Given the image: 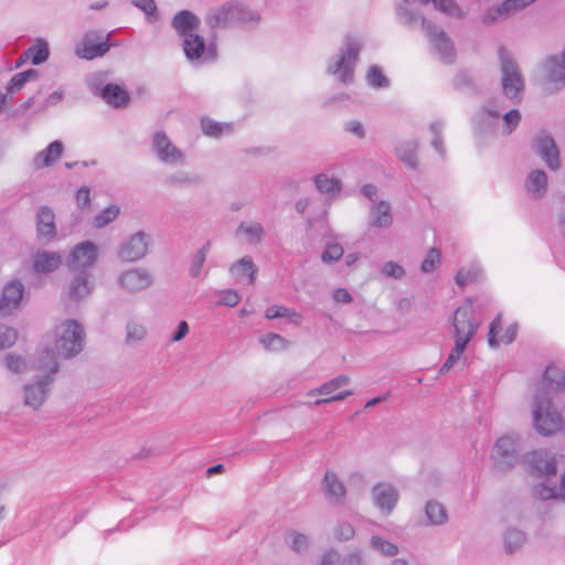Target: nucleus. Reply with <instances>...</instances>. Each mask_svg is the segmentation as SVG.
<instances>
[{
	"mask_svg": "<svg viewBox=\"0 0 565 565\" xmlns=\"http://www.w3.org/2000/svg\"><path fill=\"white\" fill-rule=\"evenodd\" d=\"M290 546L296 552H302L309 547V539L305 534L290 532Z\"/></svg>",
	"mask_w": 565,
	"mask_h": 565,
	"instance_id": "obj_58",
	"label": "nucleus"
},
{
	"mask_svg": "<svg viewBox=\"0 0 565 565\" xmlns=\"http://www.w3.org/2000/svg\"><path fill=\"white\" fill-rule=\"evenodd\" d=\"M473 305L471 300L465 301L454 313L452 326L455 329V340H461L469 343L476 333L479 323L473 317Z\"/></svg>",
	"mask_w": 565,
	"mask_h": 565,
	"instance_id": "obj_11",
	"label": "nucleus"
},
{
	"mask_svg": "<svg viewBox=\"0 0 565 565\" xmlns=\"http://www.w3.org/2000/svg\"><path fill=\"white\" fill-rule=\"evenodd\" d=\"M545 73L548 89L557 90L565 86V50L558 56H552L545 62Z\"/></svg>",
	"mask_w": 565,
	"mask_h": 565,
	"instance_id": "obj_21",
	"label": "nucleus"
},
{
	"mask_svg": "<svg viewBox=\"0 0 565 565\" xmlns=\"http://www.w3.org/2000/svg\"><path fill=\"white\" fill-rule=\"evenodd\" d=\"M500 63L503 93L509 98H516L524 87L523 75L516 63L503 51H500Z\"/></svg>",
	"mask_w": 565,
	"mask_h": 565,
	"instance_id": "obj_10",
	"label": "nucleus"
},
{
	"mask_svg": "<svg viewBox=\"0 0 565 565\" xmlns=\"http://www.w3.org/2000/svg\"><path fill=\"white\" fill-rule=\"evenodd\" d=\"M482 122H491L495 121V129L502 135H510L519 125L521 120L520 111L516 109H512L508 111L502 120H500V113L497 110H492L490 108H486L481 114Z\"/></svg>",
	"mask_w": 565,
	"mask_h": 565,
	"instance_id": "obj_19",
	"label": "nucleus"
},
{
	"mask_svg": "<svg viewBox=\"0 0 565 565\" xmlns=\"http://www.w3.org/2000/svg\"><path fill=\"white\" fill-rule=\"evenodd\" d=\"M199 181L198 177L189 172L180 171L172 174L169 178V183L181 185V184H194Z\"/></svg>",
	"mask_w": 565,
	"mask_h": 565,
	"instance_id": "obj_61",
	"label": "nucleus"
},
{
	"mask_svg": "<svg viewBox=\"0 0 565 565\" xmlns=\"http://www.w3.org/2000/svg\"><path fill=\"white\" fill-rule=\"evenodd\" d=\"M258 341L267 352H278L282 348V338L278 333L268 332L262 335Z\"/></svg>",
	"mask_w": 565,
	"mask_h": 565,
	"instance_id": "obj_49",
	"label": "nucleus"
},
{
	"mask_svg": "<svg viewBox=\"0 0 565 565\" xmlns=\"http://www.w3.org/2000/svg\"><path fill=\"white\" fill-rule=\"evenodd\" d=\"M210 247V242H206L200 249L195 252L190 266V275L192 277H198L200 275L201 269L205 263L206 256L209 254Z\"/></svg>",
	"mask_w": 565,
	"mask_h": 565,
	"instance_id": "obj_48",
	"label": "nucleus"
},
{
	"mask_svg": "<svg viewBox=\"0 0 565 565\" xmlns=\"http://www.w3.org/2000/svg\"><path fill=\"white\" fill-rule=\"evenodd\" d=\"M351 379L345 374H340L317 388L310 390L307 395L316 396L323 395L322 398H318L313 402L315 405L329 404L332 402L343 401L344 398L351 396L353 392L351 390H347L350 385Z\"/></svg>",
	"mask_w": 565,
	"mask_h": 565,
	"instance_id": "obj_8",
	"label": "nucleus"
},
{
	"mask_svg": "<svg viewBox=\"0 0 565 565\" xmlns=\"http://www.w3.org/2000/svg\"><path fill=\"white\" fill-rule=\"evenodd\" d=\"M119 214V207L117 205H109L104 209L98 215L94 218V225L96 227H104L113 222Z\"/></svg>",
	"mask_w": 565,
	"mask_h": 565,
	"instance_id": "obj_51",
	"label": "nucleus"
},
{
	"mask_svg": "<svg viewBox=\"0 0 565 565\" xmlns=\"http://www.w3.org/2000/svg\"><path fill=\"white\" fill-rule=\"evenodd\" d=\"M503 548L508 554L519 551L526 542V534L519 527H507L502 534Z\"/></svg>",
	"mask_w": 565,
	"mask_h": 565,
	"instance_id": "obj_35",
	"label": "nucleus"
},
{
	"mask_svg": "<svg viewBox=\"0 0 565 565\" xmlns=\"http://www.w3.org/2000/svg\"><path fill=\"white\" fill-rule=\"evenodd\" d=\"M32 269L38 274H50L62 265V256L57 252L39 249L31 256Z\"/></svg>",
	"mask_w": 565,
	"mask_h": 565,
	"instance_id": "obj_23",
	"label": "nucleus"
},
{
	"mask_svg": "<svg viewBox=\"0 0 565 565\" xmlns=\"http://www.w3.org/2000/svg\"><path fill=\"white\" fill-rule=\"evenodd\" d=\"M182 47L185 57L192 63L211 61L216 55L214 49L206 47L204 38L198 33L183 38Z\"/></svg>",
	"mask_w": 565,
	"mask_h": 565,
	"instance_id": "obj_15",
	"label": "nucleus"
},
{
	"mask_svg": "<svg viewBox=\"0 0 565 565\" xmlns=\"http://www.w3.org/2000/svg\"><path fill=\"white\" fill-rule=\"evenodd\" d=\"M259 17L237 1H227L211 8L205 15L210 29L228 28L237 22L256 23Z\"/></svg>",
	"mask_w": 565,
	"mask_h": 565,
	"instance_id": "obj_2",
	"label": "nucleus"
},
{
	"mask_svg": "<svg viewBox=\"0 0 565 565\" xmlns=\"http://www.w3.org/2000/svg\"><path fill=\"white\" fill-rule=\"evenodd\" d=\"M102 97L114 107H121L129 100L128 93L116 84H107L102 89Z\"/></svg>",
	"mask_w": 565,
	"mask_h": 565,
	"instance_id": "obj_39",
	"label": "nucleus"
},
{
	"mask_svg": "<svg viewBox=\"0 0 565 565\" xmlns=\"http://www.w3.org/2000/svg\"><path fill=\"white\" fill-rule=\"evenodd\" d=\"M56 234L55 215L49 206H41L36 213V236L40 241L50 242Z\"/></svg>",
	"mask_w": 565,
	"mask_h": 565,
	"instance_id": "obj_27",
	"label": "nucleus"
},
{
	"mask_svg": "<svg viewBox=\"0 0 565 565\" xmlns=\"http://www.w3.org/2000/svg\"><path fill=\"white\" fill-rule=\"evenodd\" d=\"M51 347H44L36 352L33 356L30 367L41 374L38 376H51L52 383L55 382V376L60 371V363L57 361V353Z\"/></svg>",
	"mask_w": 565,
	"mask_h": 565,
	"instance_id": "obj_17",
	"label": "nucleus"
},
{
	"mask_svg": "<svg viewBox=\"0 0 565 565\" xmlns=\"http://www.w3.org/2000/svg\"><path fill=\"white\" fill-rule=\"evenodd\" d=\"M516 11L509 0H504L502 3L489 8L482 15V21L487 24H492L498 21L504 20L511 15H514Z\"/></svg>",
	"mask_w": 565,
	"mask_h": 565,
	"instance_id": "obj_38",
	"label": "nucleus"
},
{
	"mask_svg": "<svg viewBox=\"0 0 565 565\" xmlns=\"http://www.w3.org/2000/svg\"><path fill=\"white\" fill-rule=\"evenodd\" d=\"M3 363L6 367L14 374H22L29 369L26 359L17 353H8L3 359Z\"/></svg>",
	"mask_w": 565,
	"mask_h": 565,
	"instance_id": "obj_45",
	"label": "nucleus"
},
{
	"mask_svg": "<svg viewBox=\"0 0 565 565\" xmlns=\"http://www.w3.org/2000/svg\"><path fill=\"white\" fill-rule=\"evenodd\" d=\"M62 152L63 143L60 140H55L35 154L32 160V166L35 170L50 167L60 159Z\"/></svg>",
	"mask_w": 565,
	"mask_h": 565,
	"instance_id": "obj_32",
	"label": "nucleus"
},
{
	"mask_svg": "<svg viewBox=\"0 0 565 565\" xmlns=\"http://www.w3.org/2000/svg\"><path fill=\"white\" fill-rule=\"evenodd\" d=\"M38 76V71L31 68L21 73L15 74L10 82L8 83L6 89L9 96L20 92L24 85L31 78H35Z\"/></svg>",
	"mask_w": 565,
	"mask_h": 565,
	"instance_id": "obj_42",
	"label": "nucleus"
},
{
	"mask_svg": "<svg viewBox=\"0 0 565 565\" xmlns=\"http://www.w3.org/2000/svg\"><path fill=\"white\" fill-rule=\"evenodd\" d=\"M24 285L20 280H12L8 282L0 298V312L2 315H10L15 310L23 297Z\"/></svg>",
	"mask_w": 565,
	"mask_h": 565,
	"instance_id": "obj_24",
	"label": "nucleus"
},
{
	"mask_svg": "<svg viewBox=\"0 0 565 565\" xmlns=\"http://www.w3.org/2000/svg\"><path fill=\"white\" fill-rule=\"evenodd\" d=\"M334 537L339 541H349L353 539L355 531L351 523L349 522H339L334 527Z\"/></svg>",
	"mask_w": 565,
	"mask_h": 565,
	"instance_id": "obj_56",
	"label": "nucleus"
},
{
	"mask_svg": "<svg viewBox=\"0 0 565 565\" xmlns=\"http://www.w3.org/2000/svg\"><path fill=\"white\" fill-rule=\"evenodd\" d=\"M131 3L146 13L150 21L157 19V4L154 0H131Z\"/></svg>",
	"mask_w": 565,
	"mask_h": 565,
	"instance_id": "obj_57",
	"label": "nucleus"
},
{
	"mask_svg": "<svg viewBox=\"0 0 565 565\" xmlns=\"http://www.w3.org/2000/svg\"><path fill=\"white\" fill-rule=\"evenodd\" d=\"M533 495L541 500H565V472L562 476L559 486L550 487L546 483H539L533 488Z\"/></svg>",
	"mask_w": 565,
	"mask_h": 565,
	"instance_id": "obj_37",
	"label": "nucleus"
},
{
	"mask_svg": "<svg viewBox=\"0 0 565 565\" xmlns=\"http://www.w3.org/2000/svg\"><path fill=\"white\" fill-rule=\"evenodd\" d=\"M85 331L74 319H66L55 328L54 350L58 358L72 359L84 349Z\"/></svg>",
	"mask_w": 565,
	"mask_h": 565,
	"instance_id": "obj_3",
	"label": "nucleus"
},
{
	"mask_svg": "<svg viewBox=\"0 0 565 565\" xmlns=\"http://www.w3.org/2000/svg\"><path fill=\"white\" fill-rule=\"evenodd\" d=\"M481 274V269L479 265L472 264L471 266L467 268H461L458 270V273L455 276V280L458 286L463 287L475 280L478 279V277Z\"/></svg>",
	"mask_w": 565,
	"mask_h": 565,
	"instance_id": "obj_46",
	"label": "nucleus"
},
{
	"mask_svg": "<svg viewBox=\"0 0 565 565\" xmlns=\"http://www.w3.org/2000/svg\"><path fill=\"white\" fill-rule=\"evenodd\" d=\"M548 186L547 174L540 169L531 170L524 180V190L532 199H540L545 195Z\"/></svg>",
	"mask_w": 565,
	"mask_h": 565,
	"instance_id": "obj_29",
	"label": "nucleus"
},
{
	"mask_svg": "<svg viewBox=\"0 0 565 565\" xmlns=\"http://www.w3.org/2000/svg\"><path fill=\"white\" fill-rule=\"evenodd\" d=\"M53 385L51 376H35L25 382L20 393L22 405L32 412H40L47 402Z\"/></svg>",
	"mask_w": 565,
	"mask_h": 565,
	"instance_id": "obj_6",
	"label": "nucleus"
},
{
	"mask_svg": "<svg viewBox=\"0 0 565 565\" xmlns=\"http://www.w3.org/2000/svg\"><path fill=\"white\" fill-rule=\"evenodd\" d=\"M241 301V296L238 292L234 289H226L221 291V298L218 300V305L221 306H227V307H235Z\"/></svg>",
	"mask_w": 565,
	"mask_h": 565,
	"instance_id": "obj_62",
	"label": "nucleus"
},
{
	"mask_svg": "<svg viewBox=\"0 0 565 565\" xmlns=\"http://www.w3.org/2000/svg\"><path fill=\"white\" fill-rule=\"evenodd\" d=\"M444 128V125L440 121H435L430 125L429 129L434 136L433 138V147L440 153V156L445 154V149L443 142L440 140V134Z\"/></svg>",
	"mask_w": 565,
	"mask_h": 565,
	"instance_id": "obj_59",
	"label": "nucleus"
},
{
	"mask_svg": "<svg viewBox=\"0 0 565 565\" xmlns=\"http://www.w3.org/2000/svg\"><path fill=\"white\" fill-rule=\"evenodd\" d=\"M98 258V247L92 241H84L73 247L70 253L67 266L72 273L87 271Z\"/></svg>",
	"mask_w": 565,
	"mask_h": 565,
	"instance_id": "obj_14",
	"label": "nucleus"
},
{
	"mask_svg": "<svg viewBox=\"0 0 565 565\" xmlns=\"http://www.w3.org/2000/svg\"><path fill=\"white\" fill-rule=\"evenodd\" d=\"M110 45L105 41H100V36L94 32L87 33L82 42L76 46L75 53L78 57L93 60L103 56L109 50Z\"/></svg>",
	"mask_w": 565,
	"mask_h": 565,
	"instance_id": "obj_20",
	"label": "nucleus"
},
{
	"mask_svg": "<svg viewBox=\"0 0 565 565\" xmlns=\"http://www.w3.org/2000/svg\"><path fill=\"white\" fill-rule=\"evenodd\" d=\"M501 330V317L498 316L490 324L488 334V342L491 348H498L500 344L511 343L518 332V326L515 323L510 324L503 333L500 334Z\"/></svg>",
	"mask_w": 565,
	"mask_h": 565,
	"instance_id": "obj_30",
	"label": "nucleus"
},
{
	"mask_svg": "<svg viewBox=\"0 0 565 565\" xmlns=\"http://www.w3.org/2000/svg\"><path fill=\"white\" fill-rule=\"evenodd\" d=\"M151 146L156 157L162 163L168 166H181L184 163V153L170 140L166 132H154Z\"/></svg>",
	"mask_w": 565,
	"mask_h": 565,
	"instance_id": "obj_13",
	"label": "nucleus"
},
{
	"mask_svg": "<svg viewBox=\"0 0 565 565\" xmlns=\"http://www.w3.org/2000/svg\"><path fill=\"white\" fill-rule=\"evenodd\" d=\"M200 24V18L189 10L179 11L171 21L172 28L182 39L194 34Z\"/></svg>",
	"mask_w": 565,
	"mask_h": 565,
	"instance_id": "obj_28",
	"label": "nucleus"
},
{
	"mask_svg": "<svg viewBox=\"0 0 565 565\" xmlns=\"http://www.w3.org/2000/svg\"><path fill=\"white\" fill-rule=\"evenodd\" d=\"M439 262H440L439 250L436 248H430L420 265V270L423 273H430L437 267Z\"/></svg>",
	"mask_w": 565,
	"mask_h": 565,
	"instance_id": "obj_55",
	"label": "nucleus"
},
{
	"mask_svg": "<svg viewBox=\"0 0 565 565\" xmlns=\"http://www.w3.org/2000/svg\"><path fill=\"white\" fill-rule=\"evenodd\" d=\"M76 273L68 284L67 297L73 301H81L90 295L94 289V282L90 274L87 271Z\"/></svg>",
	"mask_w": 565,
	"mask_h": 565,
	"instance_id": "obj_26",
	"label": "nucleus"
},
{
	"mask_svg": "<svg viewBox=\"0 0 565 565\" xmlns=\"http://www.w3.org/2000/svg\"><path fill=\"white\" fill-rule=\"evenodd\" d=\"M150 244V235L140 231L120 244L117 255L122 262H138L148 254Z\"/></svg>",
	"mask_w": 565,
	"mask_h": 565,
	"instance_id": "obj_12",
	"label": "nucleus"
},
{
	"mask_svg": "<svg viewBox=\"0 0 565 565\" xmlns=\"http://www.w3.org/2000/svg\"><path fill=\"white\" fill-rule=\"evenodd\" d=\"M422 29L426 34L430 53L443 64H452L457 53L448 34L438 25L422 18Z\"/></svg>",
	"mask_w": 565,
	"mask_h": 565,
	"instance_id": "obj_4",
	"label": "nucleus"
},
{
	"mask_svg": "<svg viewBox=\"0 0 565 565\" xmlns=\"http://www.w3.org/2000/svg\"><path fill=\"white\" fill-rule=\"evenodd\" d=\"M230 273L235 280L239 281L246 279L247 284L252 285L256 278L257 267L252 258L246 256L233 264L230 268Z\"/></svg>",
	"mask_w": 565,
	"mask_h": 565,
	"instance_id": "obj_33",
	"label": "nucleus"
},
{
	"mask_svg": "<svg viewBox=\"0 0 565 565\" xmlns=\"http://www.w3.org/2000/svg\"><path fill=\"white\" fill-rule=\"evenodd\" d=\"M202 126L204 134L210 137H220L228 128L227 125L214 121H203Z\"/></svg>",
	"mask_w": 565,
	"mask_h": 565,
	"instance_id": "obj_64",
	"label": "nucleus"
},
{
	"mask_svg": "<svg viewBox=\"0 0 565 565\" xmlns=\"http://www.w3.org/2000/svg\"><path fill=\"white\" fill-rule=\"evenodd\" d=\"M425 514L430 525H443L448 521L446 508L438 501L429 500L425 505Z\"/></svg>",
	"mask_w": 565,
	"mask_h": 565,
	"instance_id": "obj_40",
	"label": "nucleus"
},
{
	"mask_svg": "<svg viewBox=\"0 0 565 565\" xmlns=\"http://www.w3.org/2000/svg\"><path fill=\"white\" fill-rule=\"evenodd\" d=\"M18 332L15 329L0 323V349L10 348L15 343Z\"/></svg>",
	"mask_w": 565,
	"mask_h": 565,
	"instance_id": "obj_53",
	"label": "nucleus"
},
{
	"mask_svg": "<svg viewBox=\"0 0 565 565\" xmlns=\"http://www.w3.org/2000/svg\"><path fill=\"white\" fill-rule=\"evenodd\" d=\"M126 330V342L128 344H136L140 342L147 334L146 328L142 324L134 321L127 323Z\"/></svg>",
	"mask_w": 565,
	"mask_h": 565,
	"instance_id": "obj_50",
	"label": "nucleus"
},
{
	"mask_svg": "<svg viewBox=\"0 0 565 565\" xmlns=\"http://www.w3.org/2000/svg\"><path fill=\"white\" fill-rule=\"evenodd\" d=\"M323 486L328 497L334 503L342 502L347 494V489L334 471H327L324 473Z\"/></svg>",
	"mask_w": 565,
	"mask_h": 565,
	"instance_id": "obj_34",
	"label": "nucleus"
},
{
	"mask_svg": "<svg viewBox=\"0 0 565 565\" xmlns=\"http://www.w3.org/2000/svg\"><path fill=\"white\" fill-rule=\"evenodd\" d=\"M313 183L319 193L326 195L328 200L335 199L342 191V181L327 172L318 173L313 178Z\"/></svg>",
	"mask_w": 565,
	"mask_h": 565,
	"instance_id": "obj_31",
	"label": "nucleus"
},
{
	"mask_svg": "<svg viewBox=\"0 0 565 565\" xmlns=\"http://www.w3.org/2000/svg\"><path fill=\"white\" fill-rule=\"evenodd\" d=\"M534 147L551 170L559 169V151L551 136L540 134L535 139Z\"/></svg>",
	"mask_w": 565,
	"mask_h": 565,
	"instance_id": "obj_22",
	"label": "nucleus"
},
{
	"mask_svg": "<svg viewBox=\"0 0 565 565\" xmlns=\"http://www.w3.org/2000/svg\"><path fill=\"white\" fill-rule=\"evenodd\" d=\"M383 274L394 279H401L405 275L404 268L395 262H386L383 265Z\"/></svg>",
	"mask_w": 565,
	"mask_h": 565,
	"instance_id": "obj_63",
	"label": "nucleus"
},
{
	"mask_svg": "<svg viewBox=\"0 0 565 565\" xmlns=\"http://www.w3.org/2000/svg\"><path fill=\"white\" fill-rule=\"evenodd\" d=\"M393 211L388 201L372 203L369 212V225L375 228H388L393 224Z\"/></svg>",
	"mask_w": 565,
	"mask_h": 565,
	"instance_id": "obj_25",
	"label": "nucleus"
},
{
	"mask_svg": "<svg viewBox=\"0 0 565 565\" xmlns=\"http://www.w3.org/2000/svg\"><path fill=\"white\" fill-rule=\"evenodd\" d=\"M556 370L547 367L544 374L542 387L534 396L532 406L533 424L541 435H553L559 431L563 424L558 413L553 409L551 393L559 392L565 388V374L558 373L554 376Z\"/></svg>",
	"mask_w": 565,
	"mask_h": 565,
	"instance_id": "obj_1",
	"label": "nucleus"
},
{
	"mask_svg": "<svg viewBox=\"0 0 565 565\" xmlns=\"http://www.w3.org/2000/svg\"><path fill=\"white\" fill-rule=\"evenodd\" d=\"M237 233L243 234L249 243H259L264 234V228L257 222H241Z\"/></svg>",
	"mask_w": 565,
	"mask_h": 565,
	"instance_id": "obj_43",
	"label": "nucleus"
},
{
	"mask_svg": "<svg viewBox=\"0 0 565 565\" xmlns=\"http://www.w3.org/2000/svg\"><path fill=\"white\" fill-rule=\"evenodd\" d=\"M343 247L335 241L328 242L326 244L324 250L321 255V260L324 264H332L338 262L343 256Z\"/></svg>",
	"mask_w": 565,
	"mask_h": 565,
	"instance_id": "obj_47",
	"label": "nucleus"
},
{
	"mask_svg": "<svg viewBox=\"0 0 565 565\" xmlns=\"http://www.w3.org/2000/svg\"><path fill=\"white\" fill-rule=\"evenodd\" d=\"M520 438L514 434L500 437L492 449L491 459L498 472H505L519 462Z\"/></svg>",
	"mask_w": 565,
	"mask_h": 565,
	"instance_id": "obj_7",
	"label": "nucleus"
},
{
	"mask_svg": "<svg viewBox=\"0 0 565 565\" xmlns=\"http://www.w3.org/2000/svg\"><path fill=\"white\" fill-rule=\"evenodd\" d=\"M366 78L369 84L375 88L386 87L388 85V79L382 73L380 67L375 65L369 70Z\"/></svg>",
	"mask_w": 565,
	"mask_h": 565,
	"instance_id": "obj_54",
	"label": "nucleus"
},
{
	"mask_svg": "<svg viewBox=\"0 0 565 565\" xmlns=\"http://www.w3.org/2000/svg\"><path fill=\"white\" fill-rule=\"evenodd\" d=\"M416 150L417 145L412 141L399 143L396 148L397 157L408 167L416 168L417 159H416Z\"/></svg>",
	"mask_w": 565,
	"mask_h": 565,
	"instance_id": "obj_44",
	"label": "nucleus"
},
{
	"mask_svg": "<svg viewBox=\"0 0 565 565\" xmlns=\"http://www.w3.org/2000/svg\"><path fill=\"white\" fill-rule=\"evenodd\" d=\"M50 55L49 44L43 39H38L35 44L29 47L17 62V66H20L23 58H30L34 65L44 63Z\"/></svg>",
	"mask_w": 565,
	"mask_h": 565,
	"instance_id": "obj_36",
	"label": "nucleus"
},
{
	"mask_svg": "<svg viewBox=\"0 0 565 565\" xmlns=\"http://www.w3.org/2000/svg\"><path fill=\"white\" fill-rule=\"evenodd\" d=\"M369 544L373 552L386 557L396 556L399 552L395 543L381 535H372Z\"/></svg>",
	"mask_w": 565,
	"mask_h": 565,
	"instance_id": "obj_41",
	"label": "nucleus"
},
{
	"mask_svg": "<svg viewBox=\"0 0 565 565\" xmlns=\"http://www.w3.org/2000/svg\"><path fill=\"white\" fill-rule=\"evenodd\" d=\"M527 467L541 476H551L556 472L558 457L546 449L529 452L524 456Z\"/></svg>",
	"mask_w": 565,
	"mask_h": 565,
	"instance_id": "obj_16",
	"label": "nucleus"
},
{
	"mask_svg": "<svg viewBox=\"0 0 565 565\" xmlns=\"http://www.w3.org/2000/svg\"><path fill=\"white\" fill-rule=\"evenodd\" d=\"M467 344V342H463L461 340H455V347L452 348L446 362L441 366V372L449 371L451 367H454L456 362L461 358Z\"/></svg>",
	"mask_w": 565,
	"mask_h": 565,
	"instance_id": "obj_52",
	"label": "nucleus"
},
{
	"mask_svg": "<svg viewBox=\"0 0 565 565\" xmlns=\"http://www.w3.org/2000/svg\"><path fill=\"white\" fill-rule=\"evenodd\" d=\"M154 284L153 274L145 267H134L121 271L117 277L118 287L127 294H138Z\"/></svg>",
	"mask_w": 565,
	"mask_h": 565,
	"instance_id": "obj_9",
	"label": "nucleus"
},
{
	"mask_svg": "<svg viewBox=\"0 0 565 565\" xmlns=\"http://www.w3.org/2000/svg\"><path fill=\"white\" fill-rule=\"evenodd\" d=\"M350 556L342 558L335 551H328L321 556L320 565H347Z\"/></svg>",
	"mask_w": 565,
	"mask_h": 565,
	"instance_id": "obj_60",
	"label": "nucleus"
},
{
	"mask_svg": "<svg viewBox=\"0 0 565 565\" xmlns=\"http://www.w3.org/2000/svg\"><path fill=\"white\" fill-rule=\"evenodd\" d=\"M361 46V41L358 38L348 36L334 61L329 64L328 73L337 76L343 83L351 82Z\"/></svg>",
	"mask_w": 565,
	"mask_h": 565,
	"instance_id": "obj_5",
	"label": "nucleus"
},
{
	"mask_svg": "<svg viewBox=\"0 0 565 565\" xmlns=\"http://www.w3.org/2000/svg\"><path fill=\"white\" fill-rule=\"evenodd\" d=\"M371 495L374 505L383 515H390L399 499L398 490L391 483H379L374 486Z\"/></svg>",
	"mask_w": 565,
	"mask_h": 565,
	"instance_id": "obj_18",
	"label": "nucleus"
}]
</instances>
